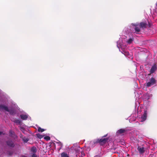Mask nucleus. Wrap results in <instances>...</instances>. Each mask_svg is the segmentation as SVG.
Returning <instances> with one entry per match:
<instances>
[{
  "mask_svg": "<svg viewBox=\"0 0 157 157\" xmlns=\"http://www.w3.org/2000/svg\"><path fill=\"white\" fill-rule=\"evenodd\" d=\"M156 82V80L154 78L152 77L149 79V82L147 83V87H149L155 84Z\"/></svg>",
  "mask_w": 157,
  "mask_h": 157,
  "instance_id": "nucleus-3",
  "label": "nucleus"
},
{
  "mask_svg": "<svg viewBox=\"0 0 157 157\" xmlns=\"http://www.w3.org/2000/svg\"><path fill=\"white\" fill-rule=\"evenodd\" d=\"M61 157H69L67 153L64 152L61 153Z\"/></svg>",
  "mask_w": 157,
  "mask_h": 157,
  "instance_id": "nucleus-13",
  "label": "nucleus"
},
{
  "mask_svg": "<svg viewBox=\"0 0 157 157\" xmlns=\"http://www.w3.org/2000/svg\"><path fill=\"white\" fill-rule=\"evenodd\" d=\"M21 118L23 120H26L28 118V116L26 115L22 114L20 116Z\"/></svg>",
  "mask_w": 157,
  "mask_h": 157,
  "instance_id": "nucleus-10",
  "label": "nucleus"
},
{
  "mask_svg": "<svg viewBox=\"0 0 157 157\" xmlns=\"http://www.w3.org/2000/svg\"><path fill=\"white\" fill-rule=\"evenodd\" d=\"M37 156L35 153H33L32 155V157H37Z\"/></svg>",
  "mask_w": 157,
  "mask_h": 157,
  "instance_id": "nucleus-23",
  "label": "nucleus"
},
{
  "mask_svg": "<svg viewBox=\"0 0 157 157\" xmlns=\"http://www.w3.org/2000/svg\"><path fill=\"white\" fill-rule=\"evenodd\" d=\"M36 135L38 138L40 139L42 138L43 137V135L39 133L36 134Z\"/></svg>",
  "mask_w": 157,
  "mask_h": 157,
  "instance_id": "nucleus-18",
  "label": "nucleus"
},
{
  "mask_svg": "<svg viewBox=\"0 0 157 157\" xmlns=\"http://www.w3.org/2000/svg\"><path fill=\"white\" fill-rule=\"evenodd\" d=\"M147 25V24L146 22H140L139 24V26L141 28H146Z\"/></svg>",
  "mask_w": 157,
  "mask_h": 157,
  "instance_id": "nucleus-6",
  "label": "nucleus"
},
{
  "mask_svg": "<svg viewBox=\"0 0 157 157\" xmlns=\"http://www.w3.org/2000/svg\"><path fill=\"white\" fill-rule=\"evenodd\" d=\"M7 154L8 155L11 156L12 155L13 153L9 151L7 152Z\"/></svg>",
  "mask_w": 157,
  "mask_h": 157,
  "instance_id": "nucleus-21",
  "label": "nucleus"
},
{
  "mask_svg": "<svg viewBox=\"0 0 157 157\" xmlns=\"http://www.w3.org/2000/svg\"><path fill=\"white\" fill-rule=\"evenodd\" d=\"M12 130H10V135L11 136H13V133Z\"/></svg>",
  "mask_w": 157,
  "mask_h": 157,
  "instance_id": "nucleus-22",
  "label": "nucleus"
},
{
  "mask_svg": "<svg viewBox=\"0 0 157 157\" xmlns=\"http://www.w3.org/2000/svg\"><path fill=\"white\" fill-rule=\"evenodd\" d=\"M108 140V138H104L103 139H97L94 141V144L99 143L101 145H103L105 144Z\"/></svg>",
  "mask_w": 157,
  "mask_h": 157,
  "instance_id": "nucleus-1",
  "label": "nucleus"
},
{
  "mask_svg": "<svg viewBox=\"0 0 157 157\" xmlns=\"http://www.w3.org/2000/svg\"><path fill=\"white\" fill-rule=\"evenodd\" d=\"M20 137L24 143H27L29 140L28 138H26L25 136L23 137L21 134L20 135Z\"/></svg>",
  "mask_w": 157,
  "mask_h": 157,
  "instance_id": "nucleus-7",
  "label": "nucleus"
},
{
  "mask_svg": "<svg viewBox=\"0 0 157 157\" xmlns=\"http://www.w3.org/2000/svg\"><path fill=\"white\" fill-rule=\"evenodd\" d=\"M137 150L140 154H143L145 151L144 148V147H139L137 148Z\"/></svg>",
  "mask_w": 157,
  "mask_h": 157,
  "instance_id": "nucleus-8",
  "label": "nucleus"
},
{
  "mask_svg": "<svg viewBox=\"0 0 157 157\" xmlns=\"http://www.w3.org/2000/svg\"><path fill=\"white\" fill-rule=\"evenodd\" d=\"M44 139L47 141L50 140V137L49 136H45L44 137Z\"/></svg>",
  "mask_w": 157,
  "mask_h": 157,
  "instance_id": "nucleus-16",
  "label": "nucleus"
},
{
  "mask_svg": "<svg viewBox=\"0 0 157 157\" xmlns=\"http://www.w3.org/2000/svg\"><path fill=\"white\" fill-rule=\"evenodd\" d=\"M0 109L2 110H5L7 112H9V110L7 106L4 105H0Z\"/></svg>",
  "mask_w": 157,
  "mask_h": 157,
  "instance_id": "nucleus-5",
  "label": "nucleus"
},
{
  "mask_svg": "<svg viewBox=\"0 0 157 157\" xmlns=\"http://www.w3.org/2000/svg\"><path fill=\"white\" fill-rule=\"evenodd\" d=\"M107 134H106L103 137H105L107 136Z\"/></svg>",
  "mask_w": 157,
  "mask_h": 157,
  "instance_id": "nucleus-26",
  "label": "nucleus"
},
{
  "mask_svg": "<svg viewBox=\"0 0 157 157\" xmlns=\"http://www.w3.org/2000/svg\"><path fill=\"white\" fill-rule=\"evenodd\" d=\"M10 114H13V111L12 110H9V112Z\"/></svg>",
  "mask_w": 157,
  "mask_h": 157,
  "instance_id": "nucleus-24",
  "label": "nucleus"
},
{
  "mask_svg": "<svg viewBox=\"0 0 157 157\" xmlns=\"http://www.w3.org/2000/svg\"><path fill=\"white\" fill-rule=\"evenodd\" d=\"M85 153H84V152H81V156H82V157H83V156H85Z\"/></svg>",
  "mask_w": 157,
  "mask_h": 157,
  "instance_id": "nucleus-25",
  "label": "nucleus"
},
{
  "mask_svg": "<svg viewBox=\"0 0 157 157\" xmlns=\"http://www.w3.org/2000/svg\"><path fill=\"white\" fill-rule=\"evenodd\" d=\"M156 6H157V2H156Z\"/></svg>",
  "mask_w": 157,
  "mask_h": 157,
  "instance_id": "nucleus-28",
  "label": "nucleus"
},
{
  "mask_svg": "<svg viewBox=\"0 0 157 157\" xmlns=\"http://www.w3.org/2000/svg\"><path fill=\"white\" fill-rule=\"evenodd\" d=\"M156 70V67L154 65L152 66L150 70V72L151 73H153Z\"/></svg>",
  "mask_w": 157,
  "mask_h": 157,
  "instance_id": "nucleus-11",
  "label": "nucleus"
},
{
  "mask_svg": "<svg viewBox=\"0 0 157 157\" xmlns=\"http://www.w3.org/2000/svg\"><path fill=\"white\" fill-rule=\"evenodd\" d=\"M133 40L132 39L130 38L127 41V42L128 44H130L132 43V42Z\"/></svg>",
  "mask_w": 157,
  "mask_h": 157,
  "instance_id": "nucleus-19",
  "label": "nucleus"
},
{
  "mask_svg": "<svg viewBox=\"0 0 157 157\" xmlns=\"http://www.w3.org/2000/svg\"><path fill=\"white\" fill-rule=\"evenodd\" d=\"M56 143L58 144L61 147L63 146V144L62 143H61L59 141V142H56Z\"/></svg>",
  "mask_w": 157,
  "mask_h": 157,
  "instance_id": "nucleus-20",
  "label": "nucleus"
},
{
  "mask_svg": "<svg viewBox=\"0 0 157 157\" xmlns=\"http://www.w3.org/2000/svg\"><path fill=\"white\" fill-rule=\"evenodd\" d=\"M135 28H134L135 32L137 33L138 34L140 31V29L139 27L137 26L136 25H135Z\"/></svg>",
  "mask_w": 157,
  "mask_h": 157,
  "instance_id": "nucleus-12",
  "label": "nucleus"
},
{
  "mask_svg": "<svg viewBox=\"0 0 157 157\" xmlns=\"http://www.w3.org/2000/svg\"><path fill=\"white\" fill-rule=\"evenodd\" d=\"M36 148L35 147H33L31 149V151L36 153Z\"/></svg>",
  "mask_w": 157,
  "mask_h": 157,
  "instance_id": "nucleus-14",
  "label": "nucleus"
},
{
  "mask_svg": "<svg viewBox=\"0 0 157 157\" xmlns=\"http://www.w3.org/2000/svg\"><path fill=\"white\" fill-rule=\"evenodd\" d=\"M126 131V130L124 129H121L118 130L117 132V134H121L124 133Z\"/></svg>",
  "mask_w": 157,
  "mask_h": 157,
  "instance_id": "nucleus-9",
  "label": "nucleus"
},
{
  "mask_svg": "<svg viewBox=\"0 0 157 157\" xmlns=\"http://www.w3.org/2000/svg\"><path fill=\"white\" fill-rule=\"evenodd\" d=\"M15 123L20 124L21 123V121L19 119H15L13 121Z\"/></svg>",
  "mask_w": 157,
  "mask_h": 157,
  "instance_id": "nucleus-15",
  "label": "nucleus"
},
{
  "mask_svg": "<svg viewBox=\"0 0 157 157\" xmlns=\"http://www.w3.org/2000/svg\"><path fill=\"white\" fill-rule=\"evenodd\" d=\"M6 145L9 147L13 148L15 146V144L14 141L12 140L11 139H8L6 141Z\"/></svg>",
  "mask_w": 157,
  "mask_h": 157,
  "instance_id": "nucleus-2",
  "label": "nucleus"
},
{
  "mask_svg": "<svg viewBox=\"0 0 157 157\" xmlns=\"http://www.w3.org/2000/svg\"><path fill=\"white\" fill-rule=\"evenodd\" d=\"M38 131L39 132H43L44 131V130L39 127L38 128Z\"/></svg>",
  "mask_w": 157,
  "mask_h": 157,
  "instance_id": "nucleus-17",
  "label": "nucleus"
},
{
  "mask_svg": "<svg viewBox=\"0 0 157 157\" xmlns=\"http://www.w3.org/2000/svg\"><path fill=\"white\" fill-rule=\"evenodd\" d=\"M147 112L146 110L144 111V113L141 117L140 119V121L141 122L144 121L147 119Z\"/></svg>",
  "mask_w": 157,
  "mask_h": 157,
  "instance_id": "nucleus-4",
  "label": "nucleus"
},
{
  "mask_svg": "<svg viewBox=\"0 0 157 157\" xmlns=\"http://www.w3.org/2000/svg\"><path fill=\"white\" fill-rule=\"evenodd\" d=\"M2 133V132H0V135H1Z\"/></svg>",
  "mask_w": 157,
  "mask_h": 157,
  "instance_id": "nucleus-27",
  "label": "nucleus"
}]
</instances>
